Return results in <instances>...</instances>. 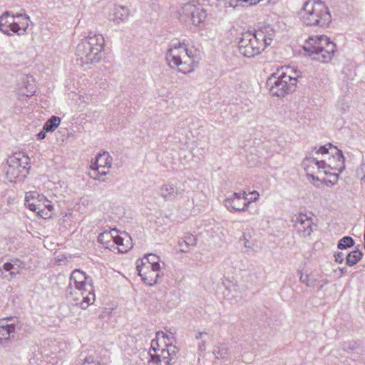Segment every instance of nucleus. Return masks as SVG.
<instances>
[{
  "label": "nucleus",
  "instance_id": "20",
  "mask_svg": "<svg viewBox=\"0 0 365 365\" xmlns=\"http://www.w3.org/2000/svg\"><path fill=\"white\" fill-rule=\"evenodd\" d=\"M130 12L129 9L124 6H115L113 9V16L110 18L111 21L117 24L125 22Z\"/></svg>",
  "mask_w": 365,
  "mask_h": 365
},
{
  "label": "nucleus",
  "instance_id": "8",
  "mask_svg": "<svg viewBox=\"0 0 365 365\" xmlns=\"http://www.w3.org/2000/svg\"><path fill=\"white\" fill-rule=\"evenodd\" d=\"M303 48L313 60L327 63L331 59L336 46L327 36H310Z\"/></svg>",
  "mask_w": 365,
  "mask_h": 365
},
{
  "label": "nucleus",
  "instance_id": "30",
  "mask_svg": "<svg viewBox=\"0 0 365 365\" xmlns=\"http://www.w3.org/2000/svg\"><path fill=\"white\" fill-rule=\"evenodd\" d=\"M354 245V240L351 237H344L339 241L337 247L340 250L346 249Z\"/></svg>",
  "mask_w": 365,
  "mask_h": 365
},
{
  "label": "nucleus",
  "instance_id": "27",
  "mask_svg": "<svg viewBox=\"0 0 365 365\" xmlns=\"http://www.w3.org/2000/svg\"><path fill=\"white\" fill-rule=\"evenodd\" d=\"M362 255V252L359 250L351 252L346 257V264L349 266L356 264L361 259Z\"/></svg>",
  "mask_w": 365,
  "mask_h": 365
},
{
  "label": "nucleus",
  "instance_id": "40",
  "mask_svg": "<svg viewBox=\"0 0 365 365\" xmlns=\"http://www.w3.org/2000/svg\"><path fill=\"white\" fill-rule=\"evenodd\" d=\"M205 335H207V333L206 332H198L196 335H195V338L197 339H202L203 337V336Z\"/></svg>",
  "mask_w": 365,
  "mask_h": 365
},
{
  "label": "nucleus",
  "instance_id": "34",
  "mask_svg": "<svg viewBox=\"0 0 365 365\" xmlns=\"http://www.w3.org/2000/svg\"><path fill=\"white\" fill-rule=\"evenodd\" d=\"M250 195H251L250 198L247 197V202H249V205L251 202L257 201L259 197V194L257 191H252L250 193Z\"/></svg>",
  "mask_w": 365,
  "mask_h": 365
},
{
  "label": "nucleus",
  "instance_id": "25",
  "mask_svg": "<svg viewBox=\"0 0 365 365\" xmlns=\"http://www.w3.org/2000/svg\"><path fill=\"white\" fill-rule=\"evenodd\" d=\"M146 260V269H149L150 267H154L155 269H161L160 257L153 253H150L145 255Z\"/></svg>",
  "mask_w": 365,
  "mask_h": 365
},
{
  "label": "nucleus",
  "instance_id": "19",
  "mask_svg": "<svg viewBox=\"0 0 365 365\" xmlns=\"http://www.w3.org/2000/svg\"><path fill=\"white\" fill-rule=\"evenodd\" d=\"M183 190H180L177 186L171 183L163 185L160 189V195L165 200L171 201L182 195Z\"/></svg>",
  "mask_w": 365,
  "mask_h": 365
},
{
  "label": "nucleus",
  "instance_id": "5",
  "mask_svg": "<svg viewBox=\"0 0 365 365\" xmlns=\"http://www.w3.org/2000/svg\"><path fill=\"white\" fill-rule=\"evenodd\" d=\"M165 59L170 68H177L184 74L192 72L196 66L192 51L184 43L173 44L165 53Z\"/></svg>",
  "mask_w": 365,
  "mask_h": 365
},
{
  "label": "nucleus",
  "instance_id": "10",
  "mask_svg": "<svg viewBox=\"0 0 365 365\" xmlns=\"http://www.w3.org/2000/svg\"><path fill=\"white\" fill-rule=\"evenodd\" d=\"M178 352V349L174 345L167 344L165 348L160 349L158 341L152 340L149 351V365H170Z\"/></svg>",
  "mask_w": 365,
  "mask_h": 365
},
{
  "label": "nucleus",
  "instance_id": "31",
  "mask_svg": "<svg viewBox=\"0 0 365 365\" xmlns=\"http://www.w3.org/2000/svg\"><path fill=\"white\" fill-rule=\"evenodd\" d=\"M346 351H347L345 344H342L337 346L334 349H331L330 351V355L336 358H340L344 356Z\"/></svg>",
  "mask_w": 365,
  "mask_h": 365
},
{
  "label": "nucleus",
  "instance_id": "7",
  "mask_svg": "<svg viewBox=\"0 0 365 365\" xmlns=\"http://www.w3.org/2000/svg\"><path fill=\"white\" fill-rule=\"evenodd\" d=\"M302 22L309 26L323 27L331 22V15L327 6L319 0L307 1L299 13Z\"/></svg>",
  "mask_w": 365,
  "mask_h": 365
},
{
  "label": "nucleus",
  "instance_id": "2",
  "mask_svg": "<svg viewBox=\"0 0 365 365\" xmlns=\"http://www.w3.org/2000/svg\"><path fill=\"white\" fill-rule=\"evenodd\" d=\"M274 36V31L269 25L261 27L254 33L246 32L239 41V52L247 58L255 57L271 44Z\"/></svg>",
  "mask_w": 365,
  "mask_h": 365
},
{
  "label": "nucleus",
  "instance_id": "18",
  "mask_svg": "<svg viewBox=\"0 0 365 365\" xmlns=\"http://www.w3.org/2000/svg\"><path fill=\"white\" fill-rule=\"evenodd\" d=\"M16 322L17 320L13 317L0 319V344L8 340L15 333Z\"/></svg>",
  "mask_w": 365,
  "mask_h": 365
},
{
  "label": "nucleus",
  "instance_id": "42",
  "mask_svg": "<svg viewBox=\"0 0 365 365\" xmlns=\"http://www.w3.org/2000/svg\"><path fill=\"white\" fill-rule=\"evenodd\" d=\"M23 157H24V160H25L24 163L27 164V163H28V160H29V158H27V157H24V156H23Z\"/></svg>",
  "mask_w": 365,
  "mask_h": 365
},
{
  "label": "nucleus",
  "instance_id": "33",
  "mask_svg": "<svg viewBox=\"0 0 365 365\" xmlns=\"http://www.w3.org/2000/svg\"><path fill=\"white\" fill-rule=\"evenodd\" d=\"M299 280L302 283L305 284L309 287H314L315 280H313L308 274H301Z\"/></svg>",
  "mask_w": 365,
  "mask_h": 365
},
{
  "label": "nucleus",
  "instance_id": "21",
  "mask_svg": "<svg viewBox=\"0 0 365 365\" xmlns=\"http://www.w3.org/2000/svg\"><path fill=\"white\" fill-rule=\"evenodd\" d=\"M117 234L115 229L109 232H103L98 237V242L105 246L106 248L110 249L113 247L115 235Z\"/></svg>",
  "mask_w": 365,
  "mask_h": 365
},
{
  "label": "nucleus",
  "instance_id": "23",
  "mask_svg": "<svg viewBox=\"0 0 365 365\" xmlns=\"http://www.w3.org/2000/svg\"><path fill=\"white\" fill-rule=\"evenodd\" d=\"M196 245V239L192 235H189L185 237V239L180 241L178 243L180 251L182 252H188L190 247H194Z\"/></svg>",
  "mask_w": 365,
  "mask_h": 365
},
{
  "label": "nucleus",
  "instance_id": "44",
  "mask_svg": "<svg viewBox=\"0 0 365 365\" xmlns=\"http://www.w3.org/2000/svg\"><path fill=\"white\" fill-rule=\"evenodd\" d=\"M161 334H162L163 336L164 337V336H165V334H164V332H161Z\"/></svg>",
  "mask_w": 365,
  "mask_h": 365
},
{
  "label": "nucleus",
  "instance_id": "26",
  "mask_svg": "<svg viewBox=\"0 0 365 365\" xmlns=\"http://www.w3.org/2000/svg\"><path fill=\"white\" fill-rule=\"evenodd\" d=\"M60 122V118L53 115L44 123L43 130L48 132L53 131L59 125Z\"/></svg>",
  "mask_w": 365,
  "mask_h": 365
},
{
  "label": "nucleus",
  "instance_id": "38",
  "mask_svg": "<svg viewBox=\"0 0 365 365\" xmlns=\"http://www.w3.org/2000/svg\"><path fill=\"white\" fill-rule=\"evenodd\" d=\"M46 130H43V128L42 129V130L38 133L37 135V138L38 140H43L46 138Z\"/></svg>",
  "mask_w": 365,
  "mask_h": 365
},
{
  "label": "nucleus",
  "instance_id": "32",
  "mask_svg": "<svg viewBox=\"0 0 365 365\" xmlns=\"http://www.w3.org/2000/svg\"><path fill=\"white\" fill-rule=\"evenodd\" d=\"M356 176L360 179L361 183L365 184V163H361L356 170Z\"/></svg>",
  "mask_w": 365,
  "mask_h": 365
},
{
  "label": "nucleus",
  "instance_id": "3",
  "mask_svg": "<svg viewBox=\"0 0 365 365\" xmlns=\"http://www.w3.org/2000/svg\"><path fill=\"white\" fill-rule=\"evenodd\" d=\"M67 295L83 309L96 300L91 280L79 269H75L71 274Z\"/></svg>",
  "mask_w": 365,
  "mask_h": 365
},
{
  "label": "nucleus",
  "instance_id": "9",
  "mask_svg": "<svg viewBox=\"0 0 365 365\" xmlns=\"http://www.w3.org/2000/svg\"><path fill=\"white\" fill-rule=\"evenodd\" d=\"M30 17L26 13L4 11L0 16V31L9 36L12 33L19 36L25 34L29 26Z\"/></svg>",
  "mask_w": 365,
  "mask_h": 365
},
{
  "label": "nucleus",
  "instance_id": "14",
  "mask_svg": "<svg viewBox=\"0 0 365 365\" xmlns=\"http://www.w3.org/2000/svg\"><path fill=\"white\" fill-rule=\"evenodd\" d=\"M224 205L230 212L246 211L249 207L247 193L245 192H234L225 199Z\"/></svg>",
  "mask_w": 365,
  "mask_h": 365
},
{
  "label": "nucleus",
  "instance_id": "22",
  "mask_svg": "<svg viewBox=\"0 0 365 365\" xmlns=\"http://www.w3.org/2000/svg\"><path fill=\"white\" fill-rule=\"evenodd\" d=\"M36 93V86L33 83L24 82V85L18 89V96L21 97H31Z\"/></svg>",
  "mask_w": 365,
  "mask_h": 365
},
{
  "label": "nucleus",
  "instance_id": "28",
  "mask_svg": "<svg viewBox=\"0 0 365 365\" xmlns=\"http://www.w3.org/2000/svg\"><path fill=\"white\" fill-rule=\"evenodd\" d=\"M229 346L225 344H220L217 350L214 351V354L217 358L224 359L229 354Z\"/></svg>",
  "mask_w": 365,
  "mask_h": 365
},
{
  "label": "nucleus",
  "instance_id": "35",
  "mask_svg": "<svg viewBox=\"0 0 365 365\" xmlns=\"http://www.w3.org/2000/svg\"><path fill=\"white\" fill-rule=\"evenodd\" d=\"M44 208H47L49 212H51L53 210V204L51 203V202L50 200L46 199L45 197H44V201H43V209L44 210Z\"/></svg>",
  "mask_w": 365,
  "mask_h": 365
},
{
  "label": "nucleus",
  "instance_id": "37",
  "mask_svg": "<svg viewBox=\"0 0 365 365\" xmlns=\"http://www.w3.org/2000/svg\"><path fill=\"white\" fill-rule=\"evenodd\" d=\"M235 2L238 1L237 0H229L225 3V6L235 8L237 6V4H235Z\"/></svg>",
  "mask_w": 365,
  "mask_h": 365
},
{
  "label": "nucleus",
  "instance_id": "29",
  "mask_svg": "<svg viewBox=\"0 0 365 365\" xmlns=\"http://www.w3.org/2000/svg\"><path fill=\"white\" fill-rule=\"evenodd\" d=\"M113 244L118 245V251L121 253H125L130 249L128 245H125L123 243V239L118 236V235H115Z\"/></svg>",
  "mask_w": 365,
  "mask_h": 365
},
{
  "label": "nucleus",
  "instance_id": "1",
  "mask_svg": "<svg viewBox=\"0 0 365 365\" xmlns=\"http://www.w3.org/2000/svg\"><path fill=\"white\" fill-rule=\"evenodd\" d=\"M302 166L307 177L319 180L318 174L333 176L336 180L344 170V157L342 151L328 143L313 151L312 156L304 158Z\"/></svg>",
  "mask_w": 365,
  "mask_h": 365
},
{
  "label": "nucleus",
  "instance_id": "16",
  "mask_svg": "<svg viewBox=\"0 0 365 365\" xmlns=\"http://www.w3.org/2000/svg\"><path fill=\"white\" fill-rule=\"evenodd\" d=\"M184 14L190 19L195 26H199L206 18L205 10L192 4L185 5Z\"/></svg>",
  "mask_w": 365,
  "mask_h": 365
},
{
  "label": "nucleus",
  "instance_id": "17",
  "mask_svg": "<svg viewBox=\"0 0 365 365\" xmlns=\"http://www.w3.org/2000/svg\"><path fill=\"white\" fill-rule=\"evenodd\" d=\"M22 267V263L17 259L6 262L0 267V277L11 281L20 274Z\"/></svg>",
  "mask_w": 365,
  "mask_h": 365
},
{
  "label": "nucleus",
  "instance_id": "15",
  "mask_svg": "<svg viewBox=\"0 0 365 365\" xmlns=\"http://www.w3.org/2000/svg\"><path fill=\"white\" fill-rule=\"evenodd\" d=\"M145 267L146 263L143 259L137 261L136 269L144 282L150 286L157 284L161 269L150 267L149 269H146Z\"/></svg>",
  "mask_w": 365,
  "mask_h": 365
},
{
  "label": "nucleus",
  "instance_id": "24",
  "mask_svg": "<svg viewBox=\"0 0 365 365\" xmlns=\"http://www.w3.org/2000/svg\"><path fill=\"white\" fill-rule=\"evenodd\" d=\"M240 242L242 244L245 249L246 253L254 250L255 242L252 238V236L248 232H244L242 236L240 238Z\"/></svg>",
  "mask_w": 365,
  "mask_h": 365
},
{
  "label": "nucleus",
  "instance_id": "11",
  "mask_svg": "<svg viewBox=\"0 0 365 365\" xmlns=\"http://www.w3.org/2000/svg\"><path fill=\"white\" fill-rule=\"evenodd\" d=\"M292 222L297 232L303 237H309L313 232L314 228L317 227L313 218L304 213H299L293 216Z\"/></svg>",
  "mask_w": 365,
  "mask_h": 365
},
{
  "label": "nucleus",
  "instance_id": "6",
  "mask_svg": "<svg viewBox=\"0 0 365 365\" xmlns=\"http://www.w3.org/2000/svg\"><path fill=\"white\" fill-rule=\"evenodd\" d=\"M104 48V38L101 34H90L76 46V56L81 65L98 62Z\"/></svg>",
  "mask_w": 365,
  "mask_h": 365
},
{
  "label": "nucleus",
  "instance_id": "41",
  "mask_svg": "<svg viewBox=\"0 0 365 365\" xmlns=\"http://www.w3.org/2000/svg\"><path fill=\"white\" fill-rule=\"evenodd\" d=\"M199 349H200V350H204V349H205V344H204V342H203V343H202V344H200V345H199Z\"/></svg>",
  "mask_w": 365,
  "mask_h": 365
},
{
  "label": "nucleus",
  "instance_id": "13",
  "mask_svg": "<svg viewBox=\"0 0 365 365\" xmlns=\"http://www.w3.org/2000/svg\"><path fill=\"white\" fill-rule=\"evenodd\" d=\"M112 165V159L108 152H103L98 154L94 163L91 165V169L97 171L99 176L93 177L95 180L104 182L105 179L101 178L102 176L106 175Z\"/></svg>",
  "mask_w": 365,
  "mask_h": 365
},
{
  "label": "nucleus",
  "instance_id": "39",
  "mask_svg": "<svg viewBox=\"0 0 365 365\" xmlns=\"http://www.w3.org/2000/svg\"><path fill=\"white\" fill-rule=\"evenodd\" d=\"M19 156H20V154H19L17 156H15L13 159H12V162L14 163H17L19 164V165H21V163H20V158H19Z\"/></svg>",
  "mask_w": 365,
  "mask_h": 365
},
{
  "label": "nucleus",
  "instance_id": "4",
  "mask_svg": "<svg viewBox=\"0 0 365 365\" xmlns=\"http://www.w3.org/2000/svg\"><path fill=\"white\" fill-rule=\"evenodd\" d=\"M301 73L290 67L282 68L272 73L267 81V85L272 96L284 97L294 90Z\"/></svg>",
  "mask_w": 365,
  "mask_h": 365
},
{
  "label": "nucleus",
  "instance_id": "36",
  "mask_svg": "<svg viewBox=\"0 0 365 365\" xmlns=\"http://www.w3.org/2000/svg\"><path fill=\"white\" fill-rule=\"evenodd\" d=\"M335 261L338 263H342L344 261V254L342 252H338L334 255Z\"/></svg>",
  "mask_w": 365,
  "mask_h": 365
},
{
  "label": "nucleus",
  "instance_id": "12",
  "mask_svg": "<svg viewBox=\"0 0 365 365\" xmlns=\"http://www.w3.org/2000/svg\"><path fill=\"white\" fill-rule=\"evenodd\" d=\"M44 195L36 191L26 192L25 194V205L31 211L36 212L38 215L43 218L50 217L47 212H44L43 204Z\"/></svg>",
  "mask_w": 365,
  "mask_h": 365
},
{
  "label": "nucleus",
  "instance_id": "43",
  "mask_svg": "<svg viewBox=\"0 0 365 365\" xmlns=\"http://www.w3.org/2000/svg\"><path fill=\"white\" fill-rule=\"evenodd\" d=\"M277 1H278V0H269V1H272V3H274V4L275 2H277Z\"/></svg>",
  "mask_w": 365,
  "mask_h": 365
}]
</instances>
